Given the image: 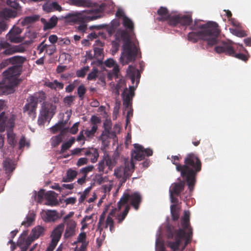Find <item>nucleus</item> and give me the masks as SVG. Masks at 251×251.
I'll list each match as a JSON object with an SVG mask.
<instances>
[{
    "mask_svg": "<svg viewBox=\"0 0 251 251\" xmlns=\"http://www.w3.org/2000/svg\"><path fill=\"white\" fill-rule=\"evenodd\" d=\"M157 13L158 20L167 21L171 25H189V29L192 30L188 34V40L190 42L195 43L198 39H201L206 41L209 46H213L217 43L219 30L218 25L215 22H209L206 24H202L201 20H195L193 23L190 16L169 14L167 9L164 7H161Z\"/></svg>",
    "mask_w": 251,
    "mask_h": 251,
    "instance_id": "1",
    "label": "nucleus"
},
{
    "mask_svg": "<svg viewBox=\"0 0 251 251\" xmlns=\"http://www.w3.org/2000/svg\"><path fill=\"white\" fill-rule=\"evenodd\" d=\"M116 16L119 18H123V25L128 31L123 29L118 30L115 35L116 40L124 42L123 51L120 57V62L123 65H126L134 61L138 53L137 45L138 42L133 38L132 30L133 23L126 17L122 8H118Z\"/></svg>",
    "mask_w": 251,
    "mask_h": 251,
    "instance_id": "2",
    "label": "nucleus"
},
{
    "mask_svg": "<svg viewBox=\"0 0 251 251\" xmlns=\"http://www.w3.org/2000/svg\"><path fill=\"white\" fill-rule=\"evenodd\" d=\"M189 219V211H185L181 222L183 229L179 228L177 230H174V228L171 226L168 227V238L174 239V241H168L167 246L173 251H183L190 242L192 229L190 226Z\"/></svg>",
    "mask_w": 251,
    "mask_h": 251,
    "instance_id": "3",
    "label": "nucleus"
},
{
    "mask_svg": "<svg viewBox=\"0 0 251 251\" xmlns=\"http://www.w3.org/2000/svg\"><path fill=\"white\" fill-rule=\"evenodd\" d=\"M25 60L22 56H15L5 60L0 64V68H2L9 63L16 64L3 72V79L0 83V95H8L13 93L15 87L19 83L18 76L20 75V69L18 65H21Z\"/></svg>",
    "mask_w": 251,
    "mask_h": 251,
    "instance_id": "4",
    "label": "nucleus"
},
{
    "mask_svg": "<svg viewBox=\"0 0 251 251\" xmlns=\"http://www.w3.org/2000/svg\"><path fill=\"white\" fill-rule=\"evenodd\" d=\"M178 156H172V163L176 165V169L180 172L181 176L186 179L190 191H192L195 182V175L201 170V163L198 158L193 154H188L184 160V165H180L177 161Z\"/></svg>",
    "mask_w": 251,
    "mask_h": 251,
    "instance_id": "5",
    "label": "nucleus"
},
{
    "mask_svg": "<svg viewBox=\"0 0 251 251\" xmlns=\"http://www.w3.org/2000/svg\"><path fill=\"white\" fill-rule=\"evenodd\" d=\"M142 201V197L138 192L129 193H125L118 202V208L121 210L123 207L124 210L122 213L117 216L119 223H121L126 217L129 209V206L127 205L128 202L134 208L137 210Z\"/></svg>",
    "mask_w": 251,
    "mask_h": 251,
    "instance_id": "6",
    "label": "nucleus"
},
{
    "mask_svg": "<svg viewBox=\"0 0 251 251\" xmlns=\"http://www.w3.org/2000/svg\"><path fill=\"white\" fill-rule=\"evenodd\" d=\"M96 9H91L81 11H72L65 16V18L69 22L79 23L83 21H92L100 18L99 16L87 15L97 11Z\"/></svg>",
    "mask_w": 251,
    "mask_h": 251,
    "instance_id": "7",
    "label": "nucleus"
},
{
    "mask_svg": "<svg viewBox=\"0 0 251 251\" xmlns=\"http://www.w3.org/2000/svg\"><path fill=\"white\" fill-rule=\"evenodd\" d=\"M4 115V112L0 114V132L4 131L6 128L8 142L11 146H14L16 143L15 134L11 130L14 126V119L13 117L7 118Z\"/></svg>",
    "mask_w": 251,
    "mask_h": 251,
    "instance_id": "8",
    "label": "nucleus"
},
{
    "mask_svg": "<svg viewBox=\"0 0 251 251\" xmlns=\"http://www.w3.org/2000/svg\"><path fill=\"white\" fill-rule=\"evenodd\" d=\"M134 168V164L133 160L128 161L127 160L125 161V166L117 167L114 170V175L118 178L121 185L126 182L131 173L133 172Z\"/></svg>",
    "mask_w": 251,
    "mask_h": 251,
    "instance_id": "9",
    "label": "nucleus"
},
{
    "mask_svg": "<svg viewBox=\"0 0 251 251\" xmlns=\"http://www.w3.org/2000/svg\"><path fill=\"white\" fill-rule=\"evenodd\" d=\"M56 107L54 104L48 102H44L42 103L40 114L38 119L39 125H43L45 122L50 121L56 112Z\"/></svg>",
    "mask_w": 251,
    "mask_h": 251,
    "instance_id": "10",
    "label": "nucleus"
},
{
    "mask_svg": "<svg viewBox=\"0 0 251 251\" xmlns=\"http://www.w3.org/2000/svg\"><path fill=\"white\" fill-rule=\"evenodd\" d=\"M232 42H222V44L215 48V51L218 53H225L230 56L235 57L239 59L246 61L248 59L247 56L243 53H236L232 46Z\"/></svg>",
    "mask_w": 251,
    "mask_h": 251,
    "instance_id": "11",
    "label": "nucleus"
},
{
    "mask_svg": "<svg viewBox=\"0 0 251 251\" xmlns=\"http://www.w3.org/2000/svg\"><path fill=\"white\" fill-rule=\"evenodd\" d=\"M135 150L131 154V158L136 160H141L146 156H151L152 154V151L150 149H144L142 146L138 144L134 145Z\"/></svg>",
    "mask_w": 251,
    "mask_h": 251,
    "instance_id": "12",
    "label": "nucleus"
},
{
    "mask_svg": "<svg viewBox=\"0 0 251 251\" xmlns=\"http://www.w3.org/2000/svg\"><path fill=\"white\" fill-rule=\"evenodd\" d=\"M2 49L4 50L2 53L5 55H11L16 52H23L25 50V48L23 45L11 46L6 42L0 43V51Z\"/></svg>",
    "mask_w": 251,
    "mask_h": 251,
    "instance_id": "13",
    "label": "nucleus"
},
{
    "mask_svg": "<svg viewBox=\"0 0 251 251\" xmlns=\"http://www.w3.org/2000/svg\"><path fill=\"white\" fill-rule=\"evenodd\" d=\"M134 86H130L129 89L126 88L122 93L123 104L126 108H130L132 98L134 95Z\"/></svg>",
    "mask_w": 251,
    "mask_h": 251,
    "instance_id": "14",
    "label": "nucleus"
},
{
    "mask_svg": "<svg viewBox=\"0 0 251 251\" xmlns=\"http://www.w3.org/2000/svg\"><path fill=\"white\" fill-rule=\"evenodd\" d=\"M22 30L20 28L14 26L8 32L6 37L11 42L20 43L23 41L24 38L21 37Z\"/></svg>",
    "mask_w": 251,
    "mask_h": 251,
    "instance_id": "15",
    "label": "nucleus"
},
{
    "mask_svg": "<svg viewBox=\"0 0 251 251\" xmlns=\"http://www.w3.org/2000/svg\"><path fill=\"white\" fill-rule=\"evenodd\" d=\"M33 99L27 100V103L23 108V112L27 114L32 119H34L36 117V111L37 107L36 102H33Z\"/></svg>",
    "mask_w": 251,
    "mask_h": 251,
    "instance_id": "16",
    "label": "nucleus"
},
{
    "mask_svg": "<svg viewBox=\"0 0 251 251\" xmlns=\"http://www.w3.org/2000/svg\"><path fill=\"white\" fill-rule=\"evenodd\" d=\"M41 214L43 220L46 222H53L59 218L58 213L54 210H43Z\"/></svg>",
    "mask_w": 251,
    "mask_h": 251,
    "instance_id": "17",
    "label": "nucleus"
},
{
    "mask_svg": "<svg viewBox=\"0 0 251 251\" xmlns=\"http://www.w3.org/2000/svg\"><path fill=\"white\" fill-rule=\"evenodd\" d=\"M126 73L127 75L130 77L133 84L134 81H136L135 86L136 87L139 83L140 77V74L138 70L136 69L134 67L130 65L126 70Z\"/></svg>",
    "mask_w": 251,
    "mask_h": 251,
    "instance_id": "18",
    "label": "nucleus"
},
{
    "mask_svg": "<svg viewBox=\"0 0 251 251\" xmlns=\"http://www.w3.org/2000/svg\"><path fill=\"white\" fill-rule=\"evenodd\" d=\"M104 64L108 67H113L112 73L109 74L108 76L110 78L114 77L115 78H118L119 77V69L114 60L111 58L108 59L105 61Z\"/></svg>",
    "mask_w": 251,
    "mask_h": 251,
    "instance_id": "19",
    "label": "nucleus"
},
{
    "mask_svg": "<svg viewBox=\"0 0 251 251\" xmlns=\"http://www.w3.org/2000/svg\"><path fill=\"white\" fill-rule=\"evenodd\" d=\"M66 224V228L64 233V237L70 238L75 234L76 223L73 220H69Z\"/></svg>",
    "mask_w": 251,
    "mask_h": 251,
    "instance_id": "20",
    "label": "nucleus"
},
{
    "mask_svg": "<svg viewBox=\"0 0 251 251\" xmlns=\"http://www.w3.org/2000/svg\"><path fill=\"white\" fill-rule=\"evenodd\" d=\"M64 229V224L63 223L58 225L52 232L51 240L58 243L61 237L62 233Z\"/></svg>",
    "mask_w": 251,
    "mask_h": 251,
    "instance_id": "21",
    "label": "nucleus"
},
{
    "mask_svg": "<svg viewBox=\"0 0 251 251\" xmlns=\"http://www.w3.org/2000/svg\"><path fill=\"white\" fill-rule=\"evenodd\" d=\"M185 185V182L180 181L178 183L172 184L170 188V193L178 195L183 190Z\"/></svg>",
    "mask_w": 251,
    "mask_h": 251,
    "instance_id": "22",
    "label": "nucleus"
},
{
    "mask_svg": "<svg viewBox=\"0 0 251 251\" xmlns=\"http://www.w3.org/2000/svg\"><path fill=\"white\" fill-rule=\"evenodd\" d=\"M117 210V208L112 209L109 213L106 220L105 227L107 228L108 226H109V229L111 232H113L114 230V222L113 217L115 216Z\"/></svg>",
    "mask_w": 251,
    "mask_h": 251,
    "instance_id": "23",
    "label": "nucleus"
},
{
    "mask_svg": "<svg viewBox=\"0 0 251 251\" xmlns=\"http://www.w3.org/2000/svg\"><path fill=\"white\" fill-rule=\"evenodd\" d=\"M43 8L44 11L47 12H50L55 10L60 11L62 10L61 7L56 2L46 3L43 5Z\"/></svg>",
    "mask_w": 251,
    "mask_h": 251,
    "instance_id": "24",
    "label": "nucleus"
},
{
    "mask_svg": "<svg viewBox=\"0 0 251 251\" xmlns=\"http://www.w3.org/2000/svg\"><path fill=\"white\" fill-rule=\"evenodd\" d=\"M84 154L90 157L91 161L92 163L96 162L99 156L98 150L94 148L90 149L86 151Z\"/></svg>",
    "mask_w": 251,
    "mask_h": 251,
    "instance_id": "25",
    "label": "nucleus"
},
{
    "mask_svg": "<svg viewBox=\"0 0 251 251\" xmlns=\"http://www.w3.org/2000/svg\"><path fill=\"white\" fill-rule=\"evenodd\" d=\"M43 23H44V28L46 29H51L54 27L58 21V18L53 16L51 17L49 21L47 22L45 19L42 20Z\"/></svg>",
    "mask_w": 251,
    "mask_h": 251,
    "instance_id": "26",
    "label": "nucleus"
},
{
    "mask_svg": "<svg viewBox=\"0 0 251 251\" xmlns=\"http://www.w3.org/2000/svg\"><path fill=\"white\" fill-rule=\"evenodd\" d=\"M16 15V11L8 8H5L0 12V17L5 20L11 18H15Z\"/></svg>",
    "mask_w": 251,
    "mask_h": 251,
    "instance_id": "27",
    "label": "nucleus"
},
{
    "mask_svg": "<svg viewBox=\"0 0 251 251\" xmlns=\"http://www.w3.org/2000/svg\"><path fill=\"white\" fill-rule=\"evenodd\" d=\"M44 231V228L40 226H36L33 228L30 235L32 241L38 238L41 235H43Z\"/></svg>",
    "mask_w": 251,
    "mask_h": 251,
    "instance_id": "28",
    "label": "nucleus"
},
{
    "mask_svg": "<svg viewBox=\"0 0 251 251\" xmlns=\"http://www.w3.org/2000/svg\"><path fill=\"white\" fill-rule=\"evenodd\" d=\"M70 3L78 7H90L92 4L90 0H71Z\"/></svg>",
    "mask_w": 251,
    "mask_h": 251,
    "instance_id": "29",
    "label": "nucleus"
},
{
    "mask_svg": "<svg viewBox=\"0 0 251 251\" xmlns=\"http://www.w3.org/2000/svg\"><path fill=\"white\" fill-rule=\"evenodd\" d=\"M3 168L6 173L12 172L15 169L13 162L9 159H5L3 163Z\"/></svg>",
    "mask_w": 251,
    "mask_h": 251,
    "instance_id": "30",
    "label": "nucleus"
},
{
    "mask_svg": "<svg viewBox=\"0 0 251 251\" xmlns=\"http://www.w3.org/2000/svg\"><path fill=\"white\" fill-rule=\"evenodd\" d=\"M28 99H33V101L36 102V104H38V102H41L45 100L46 94L43 91L39 92L38 93H36L33 95L29 97Z\"/></svg>",
    "mask_w": 251,
    "mask_h": 251,
    "instance_id": "31",
    "label": "nucleus"
},
{
    "mask_svg": "<svg viewBox=\"0 0 251 251\" xmlns=\"http://www.w3.org/2000/svg\"><path fill=\"white\" fill-rule=\"evenodd\" d=\"M93 51L94 58L100 64L103 57V49L101 47H95Z\"/></svg>",
    "mask_w": 251,
    "mask_h": 251,
    "instance_id": "32",
    "label": "nucleus"
},
{
    "mask_svg": "<svg viewBox=\"0 0 251 251\" xmlns=\"http://www.w3.org/2000/svg\"><path fill=\"white\" fill-rule=\"evenodd\" d=\"M160 230H158L156 233L155 242L156 251H165L164 243L160 238Z\"/></svg>",
    "mask_w": 251,
    "mask_h": 251,
    "instance_id": "33",
    "label": "nucleus"
},
{
    "mask_svg": "<svg viewBox=\"0 0 251 251\" xmlns=\"http://www.w3.org/2000/svg\"><path fill=\"white\" fill-rule=\"evenodd\" d=\"M62 131L58 135L54 136L50 139V144L52 147H55L59 145L63 140Z\"/></svg>",
    "mask_w": 251,
    "mask_h": 251,
    "instance_id": "34",
    "label": "nucleus"
},
{
    "mask_svg": "<svg viewBox=\"0 0 251 251\" xmlns=\"http://www.w3.org/2000/svg\"><path fill=\"white\" fill-rule=\"evenodd\" d=\"M112 132L111 133L110 131L107 129H105L102 132L101 136L100 137V139L102 141V144L107 146L109 141L108 139L110 137H112Z\"/></svg>",
    "mask_w": 251,
    "mask_h": 251,
    "instance_id": "35",
    "label": "nucleus"
},
{
    "mask_svg": "<svg viewBox=\"0 0 251 251\" xmlns=\"http://www.w3.org/2000/svg\"><path fill=\"white\" fill-rule=\"evenodd\" d=\"M66 129L64 128V124L63 122H59L50 128V130L52 133H55L58 131H60V132L62 131L63 134L65 132Z\"/></svg>",
    "mask_w": 251,
    "mask_h": 251,
    "instance_id": "36",
    "label": "nucleus"
},
{
    "mask_svg": "<svg viewBox=\"0 0 251 251\" xmlns=\"http://www.w3.org/2000/svg\"><path fill=\"white\" fill-rule=\"evenodd\" d=\"M35 216V214L33 212H29L26 216L25 220L22 222V225H24L25 226H30L34 221Z\"/></svg>",
    "mask_w": 251,
    "mask_h": 251,
    "instance_id": "37",
    "label": "nucleus"
},
{
    "mask_svg": "<svg viewBox=\"0 0 251 251\" xmlns=\"http://www.w3.org/2000/svg\"><path fill=\"white\" fill-rule=\"evenodd\" d=\"M46 85L52 89H62L64 87V84L62 82H59L56 80H54L52 82H49L46 83Z\"/></svg>",
    "mask_w": 251,
    "mask_h": 251,
    "instance_id": "38",
    "label": "nucleus"
},
{
    "mask_svg": "<svg viewBox=\"0 0 251 251\" xmlns=\"http://www.w3.org/2000/svg\"><path fill=\"white\" fill-rule=\"evenodd\" d=\"M77 175L76 171L69 169L67 172L66 177H63V181L64 182H71L74 180Z\"/></svg>",
    "mask_w": 251,
    "mask_h": 251,
    "instance_id": "39",
    "label": "nucleus"
},
{
    "mask_svg": "<svg viewBox=\"0 0 251 251\" xmlns=\"http://www.w3.org/2000/svg\"><path fill=\"white\" fill-rule=\"evenodd\" d=\"M37 37V33L34 31H28L25 34V38H27L25 41V43L30 44L33 42V40Z\"/></svg>",
    "mask_w": 251,
    "mask_h": 251,
    "instance_id": "40",
    "label": "nucleus"
},
{
    "mask_svg": "<svg viewBox=\"0 0 251 251\" xmlns=\"http://www.w3.org/2000/svg\"><path fill=\"white\" fill-rule=\"evenodd\" d=\"M75 139L74 137H72L67 142L63 143L61 146V149L60 152L61 153L65 152L67 150L70 149L72 145L74 143Z\"/></svg>",
    "mask_w": 251,
    "mask_h": 251,
    "instance_id": "41",
    "label": "nucleus"
},
{
    "mask_svg": "<svg viewBox=\"0 0 251 251\" xmlns=\"http://www.w3.org/2000/svg\"><path fill=\"white\" fill-rule=\"evenodd\" d=\"M53 192H49L45 195L46 199L48 201L46 203L47 205H53L56 203V199L53 196Z\"/></svg>",
    "mask_w": 251,
    "mask_h": 251,
    "instance_id": "42",
    "label": "nucleus"
},
{
    "mask_svg": "<svg viewBox=\"0 0 251 251\" xmlns=\"http://www.w3.org/2000/svg\"><path fill=\"white\" fill-rule=\"evenodd\" d=\"M103 159L105 162V164L106 166L108 167L109 170H112L113 167L115 165V162L114 160H113L110 156L107 154H105L103 156Z\"/></svg>",
    "mask_w": 251,
    "mask_h": 251,
    "instance_id": "43",
    "label": "nucleus"
},
{
    "mask_svg": "<svg viewBox=\"0 0 251 251\" xmlns=\"http://www.w3.org/2000/svg\"><path fill=\"white\" fill-rule=\"evenodd\" d=\"M37 18L34 16H27L21 20V24L23 26L28 25L36 21Z\"/></svg>",
    "mask_w": 251,
    "mask_h": 251,
    "instance_id": "44",
    "label": "nucleus"
},
{
    "mask_svg": "<svg viewBox=\"0 0 251 251\" xmlns=\"http://www.w3.org/2000/svg\"><path fill=\"white\" fill-rule=\"evenodd\" d=\"M98 129V127L92 126L91 129H87L84 131V134L88 138H92L95 136V134Z\"/></svg>",
    "mask_w": 251,
    "mask_h": 251,
    "instance_id": "45",
    "label": "nucleus"
},
{
    "mask_svg": "<svg viewBox=\"0 0 251 251\" xmlns=\"http://www.w3.org/2000/svg\"><path fill=\"white\" fill-rule=\"evenodd\" d=\"M125 84V81L124 79H119L115 89L113 90V92L116 95H119L120 94V90L124 86Z\"/></svg>",
    "mask_w": 251,
    "mask_h": 251,
    "instance_id": "46",
    "label": "nucleus"
},
{
    "mask_svg": "<svg viewBox=\"0 0 251 251\" xmlns=\"http://www.w3.org/2000/svg\"><path fill=\"white\" fill-rule=\"evenodd\" d=\"M94 180L97 183L101 184L106 182L108 180V177L107 176L103 177L101 174H96L95 176Z\"/></svg>",
    "mask_w": 251,
    "mask_h": 251,
    "instance_id": "47",
    "label": "nucleus"
},
{
    "mask_svg": "<svg viewBox=\"0 0 251 251\" xmlns=\"http://www.w3.org/2000/svg\"><path fill=\"white\" fill-rule=\"evenodd\" d=\"M171 212L174 220H177L179 218V212L175 204L171 206Z\"/></svg>",
    "mask_w": 251,
    "mask_h": 251,
    "instance_id": "48",
    "label": "nucleus"
},
{
    "mask_svg": "<svg viewBox=\"0 0 251 251\" xmlns=\"http://www.w3.org/2000/svg\"><path fill=\"white\" fill-rule=\"evenodd\" d=\"M29 141L28 140L26 139L24 136H22L19 141V149H22L23 148L25 147L29 148Z\"/></svg>",
    "mask_w": 251,
    "mask_h": 251,
    "instance_id": "49",
    "label": "nucleus"
},
{
    "mask_svg": "<svg viewBox=\"0 0 251 251\" xmlns=\"http://www.w3.org/2000/svg\"><path fill=\"white\" fill-rule=\"evenodd\" d=\"M98 70L96 68H93L92 71L88 74L87 79L88 80H95L98 76Z\"/></svg>",
    "mask_w": 251,
    "mask_h": 251,
    "instance_id": "50",
    "label": "nucleus"
},
{
    "mask_svg": "<svg viewBox=\"0 0 251 251\" xmlns=\"http://www.w3.org/2000/svg\"><path fill=\"white\" fill-rule=\"evenodd\" d=\"M100 122L101 120L100 118L95 115H93L90 120V122L91 123V126H95L96 127H98V125L100 124Z\"/></svg>",
    "mask_w": 251,
    "mask_h": 251,
    "instance_id": "51",
    "label": "nucleus"
},
{
    "mask_svg": "<svg viewBox=\"0 0 251 251\" xmlns=\"http://www.w3.org/2000/svg\"><path fill=\"white\" fill-rule=\"evenodd\" d=\"M86 92V89L83 85H80L77 88V94L81 100L83 99Z\"/></svg>",
    "mask_w": 251,
    "mask_h": 251,
    "instance_id": "52",
    "label": "nucleus"
},
{
    "mask_svg": "<svg viewBox=\"0 0 251 251\" xmlns=\"http://www.w3.org/2000/svg\"><path fill=\"white\" fill-rule=\"evenodd\" d=\"M113 187V181L112 180H110L108 184L103 185L102 186V189L103 190V192L106 194L109 193L111 189Z\"/></svg>",
    "mask_w": 251,
    "mask_h": 251,
    "instance_id": "53",
    "label": "nucleus"
},
{
    "mask_svg": "<svg viewBox=\"0 0 251 251\" xmlns=\"http://www.w3.org/2000/svg\"><path fill=\"white\" fill-rule=\"evenodd\" d=\"M89 67L88 66H85L81 69L80 70L76 71V75L78 77H84L89 70Z\"/></svg>",
    "mask_w": 251,
    "mask_h": 251,
    "instance_id": "54",
    "label": "nucleus"
},
{
    "mask_svg": "<svg viewBox=\"0 0 251 251\" xmlns=\"http://www.w3.org/2000/svg\"><path fill=\"white\" fill-rule=\"evenodd\" d=\"M86 241V234L85 232H81L78 236L77 241L74 242V244L77 243H84Z\"/></svg>",
    "mask_w": 251,
    "mask_h": 251,
    "instance_id": "55",
    "label": "nucleus"
},
{
    "mask_svg": "<svg viewBox=\"0 0 251 251\" xmlns=\"http://www.w3.org/2000/svg\"><path fill=\"white\" fill-rule=\"evenodd\" d=\"M86 21H83L82 22H80L79 24V25L77 26V30L78 32L83 33L86 32L87 30V25L85 23Z\"/></svg>",
    "mask_w": 251,
    "mask_h": 251,
    "instance_id": "56",
    "label": "nucleus"
},
{
    "mask_svg": "<svg viewBox=\"0 0 251 251\" xmlns=\"http://www.w3.org/2000/svg\"><path fill=\"white\" fill-rule=\"evenodd\" d=\"M17 0H6V3L7 5H9L10 6L18 9L19 7V4L17 2Z\"/></svg>",
    "mask_w": 251,
    "mask_h": 251,
    "instance_id": "57",
    "label": "nucleus"
},
{
    "mask_svg": "<svg viewBox=\"0 0 251 251\" xmlns=\"http://www.w3.org/2000/svg\"><path fill=\"white\" fill-rule=\"evenodd\" d=\"M106 166V165L105 164V162H104L103 159L102 158V159L100 160L98 164V171L100 173H103Z\"/></svg>",
    "mask_w": 251,
    "mask_h": 251,
    "instance_id": "58",
    "label": "nucleus"
},
{
    "mask_svg": "<svg viewBox=\"0 0 251 251\" xmlns=\"http://www.w3.org/2000/svg\"><path fill=\"white\" fill-rule=\"evenodd\" d=\"M70 43V41L68 38H59L58 40V44L60 46L68 45Z\"/></svg>",
    "mask_w": 251,
    "mask_h": 251,
    "instance_id": "59",
    "label": "nucleus"
},
{
    "mask_svg": "<svg viewBox=\"0 0 251 251\" xmlns=\"http://www.w3.org/2000/svg\"><path fill=\"white\" fill-rule=\"evenodd\" d=\"M56 51V48L55 45H51L48 47V49H46V52L49 55L53 54Z\"/></svg>",
    "mask_w": 251,
    "mask_h": 251,
    "instance_id": "60",
    "label": "nucleus"
},
{
    "mask_svg": "<svg viewBox=\"0 0 251 251\" xmlns=\"http://www.w3.org/2000/svg\"><path fill=\"white\" fill-rule=\"evenodd\" d=\"M105 212H103L101 215H100L99 219V221L98 224V228L100 229V230H101V226L102 225L104 224V219H105Z\"/></svg>",
    "mask_w": 251,
    "mask_h": 251,
    "instance_id": "61",
    "label": "nucleus"
},
{
    "mask_svg": "<svg viewBox=\"0 0 251 251\" xmlns=\"http://www.w3.org/2000/svg\"><path fill=\"white\" fill-rule=\"evenodd\" d=\"M94 169V166L93 165H89L86 167L83 168L80 170V171L84 173V175L87 176V173L92 171Z\"/></svg>",
    "mask_w": 251,
    "mask_h": 251,
    "instance_id": "62",
    "label": "nucleus"
},
{
    "mask_svg": "<svg viewBox=\"0 0 251 251\" xmlns=\"http://www.w3.org/2000/svg\"><path fill=\"white\" fill-rule=\"evenodd\" d=\"M74 100V97L73 96H67L64 98V102L70 105Z\"/></svg>",
    "mask_w": 251,
    "mask_h": 251,
    "instance_id": "63",
    "label": "nucleus"
},
{
    "mask_svg": "<svg viewBox=\"0 0 251 251\" xmlns=\"http://www.w3.org/2000/svg\"><path fill=\"white\" fill-rule=\"evenodd\" d=\"M79 124V122L75 123L72 127L70 129V132L73 134H75L78 131V126Z\"/></svg>",
    "mask_w": 251,
    "mask_h": 251,
    "instance_id": "64",
    "label": "nucleus"
}]
</instances>
